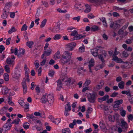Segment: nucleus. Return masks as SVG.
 <instances>
[{
    "label": "nucleus",
    "mask_w": 133,
    "mask_h": 133,
    "mask_svg": "<svg viewBox=\"0 0 133 133\" xmlns=\"http://www.w3.org/2000/svg\"><path fill=\"white\" fill-rule=\"evenodd\" d=\"M120 113L122 116L124 117L126 114V112L124 110L122 109L120 110Z\"/></svg>",
    "instance_id": "a19ab883"
},
{
    "label": "nucleus",
    "mask_w": 133,
    "mask_h": 133,
    "mask_svg": "<svg viewBox=\"0 0 133 133\" xmlns=\"http://www.w3.org/2000/svg\"><path fill=\"white\" fill-rule=\"evenodd\" d=\"M66 80L65 81L66 82V84L68 87H69L70 85L71 82V78H69L67 79H65Z\"/></svg>",
    "instance_id": "c756f323"
},
{
    "label": "nucleus",
    "mask_w": 133,
    "mask_h": 133,
    "mask_svg": "<svg viewBox=\"0 0 133 133\" xmlns=\"http://www.w3.org/2000/svg\"><path fill=\"white\" fill-rule=\"evenodd\" d=\"M54 98L52 94H48L46 93L43 95L41 99V101L42 103H45L47 102H48V106L51 107L54 101Z\"/></svg>",
    "instance_id": "f257e3e1"
},
{
    "label": "nucleus",
    "mask_w": 133,
    "mask_h": 133,
    "mask_svg": "<svg viewBox=\"0 0 133 133\" xmlns=\"http://www.w3.org/2000/svg\"><path fill=\"white\" fill-rule=\"evenodd\" d=\"M34 44L33 42L32 41L28 42L26 43L27 45L29 48H31L32 47V45Z\"/></svg>",
    "instance_id": "a18cd8bd"
},
{
    "label": "nucleus",
    "mask_w": 133,
    "mask_h": 133,
    "mask_svg": "<svg viewBox=\"0 0 133 133\" xmlns=\"http://www.w3.org/2000/svg\"><path fill=\"white\" fill-rule=\"evenodd\" d=\"M85 10L84 11L85 13H88L90 12L91 10V8L90 6L88 4H85Z\"/></svg>",
    "instance_id": "a211bd4d"
},
{
    "label": "nucleus",
    "mask_w": 133,
    "mask_h": 133,
    "mask_svg": "<svg viewBox=\"0 0 133 133\" xmlns=\"http://www.w3.org/2000/svg\"><path fill=\"white\" fill-rule=\"evenodd\" d=\"M119 116V114H115L113 116L111 115L109 116L108 117V119L110 121L114 122L115 120H118Z\"/></svg>",
    "instance_id": "39448f33"
},
{
    "label": "nucleus",
    "mask_w": 133,
    "mask_h": 133,
    "mask_svg": "<svg viewBox=\"0 0 133 133\" xmlns=\"http://www.w3.org/2000/svg\"><path fill=\"white\" fill-rule=\"evenodd\" d=\"M112 60L115 61L117 63H122L123 62L121 58H119L117 56L112 57Z\"/></svg>",
    "instance_id": "4468645a"
},
{
    "label": "nucleus",
    "mask_w": 133,
    "mask_h": 133,
    "mask_svg": "<svg viewBox=\"0 0 133 133\" xmlns=\"http://www.w3.org/2000/svg\"><path fill=\"white\" fill-rule=\"evenodd\" d=\"M97 97V95L95 93L90 94L88 96V100L90 103H94Z\"/></svg>",
    "instance_id": "20e7f679"
},
{
    "label": "nucleus",
    "mask_w": 133,
    "mask_h": 133,
    "mask_svg": "<svg viewBox=\"0 0 133 133\" xmlns=\"http://www.w3.org/2000/svg\"><path fill=\"white\" fill-rule=\"evenodd\" d=\"M20 121V119L18 118L15 119L12 122V123L15 124H19V123Z\"/></svg>",
    "instance_id": "8fccbe9b"
},
{
    "label": "nucleus",
    "mask_w": 133,
    "mask_h": 133,
    "mask_svg": "<svg viewBox=\"0 0 133 133\" xmlns=\"http://www.w3.org/2000/svg\"><path fill=\"white\" fill-rule=\"evenodd\" d=\"M85 47L83 44L82 46L80 47L79 48V51L81 52H83L85 50Z\"/></svg>",
    "instance_id": "3c124183"
},
{
    "label": "nucleus",
    "mask_w": 133,
    "mask_h": 133,
    "mask_svg": "<svg viewBox=\"0 0 133 133\" xmlns=\"http://www.w3.org/2000/svg\"><path fill=\"white\" fill-rule=\"evenodd\" d=\"M25 77L23 79V82H25L26 83V82H29V76L28 74L27 73L25 74Z\"/></svg>",
    "instance_id": "c85d7f7f"
},
{
    "label": "nucleus",
    "mask_w": 133,
    "mask_h": 133,
    "mask_svg": "<svg viewBox=\"0 0 133 133\" xmlns=\"http://www.w3.org/2000/svg\"><path fill=\"white\" fill-rule=\"evenodd\" d=\"M57 82V85L58 87H62V81L61 80H58Z\"/></svg>",
    "instance_id": "6e6d98bb"
},
{
    "label": "nucleus",
    "mask_w": 133,
    "mask_h": 133,
    "mask_svg": "<svg viewBox=\"0 0 133 133\" xmlns=\"http://www.w3.org/2000/svg\"><path fill=\"white\" fill-rule=\"evenodd\" d=\"M99 47H97L95 49L91 51V53L93 56L94 57H97L98 56V50H99Z\"/></svg>",
    "instance_id": "f8f14e48"
},
{
    "label": "nucleus",
    "mask_w": 133,
    "mask_h": 133,
    "mask_svg": "<svg viewBox=\"0 0 133 133\" xmlns=\"http://www.w3.org/2000/svg\"><path fill=\"white\" fill-rule=\"evenodd\" d=\"M104 85V82L103 81H101L99 84L96 86V88L97 89H101Z\"/></svg>",
    "instance_id": "4be33fe9"
},
{
    "label": "nucleus",
    "mask_w": 133,
    "mask_h": 133,
    "mask_svg": "<svg viewBox=\"0 0 133 133\" xmlns=\"http://www.w3.org/2000/svg\"><path fill=\"white\" fill-rule=\"evenodd\" d=\"M24 70L25 71V74L27 73L28 74V73L29 72V69L27 67L26 65V64L24 65Z\"/></svg>",
    "instance_id": "338daca9"
},
{
    "label": "nucleus",
    "mask_w": 133,
    "mask_h": 133,
    "mask_svg": "<svg viewBox=\"0 0 133 133\" xmlns=\"http://www.w3.org/2000/svg\"><path fill=\"white\" fill-rule=\"evenodd\" d=\"M42 4L45 7H48L49 6L48 3L46 1H42Z\"/></svg>",
    "instance_id": "13d9d810"
},
{
    "label": "nucleus",
    "mask_w": 133,
    "mask_h": 133,
    "mask_svg": "<svg viewBox=\"0 0 133 133\" xmlns=\"http://www.w3.org/2000/svg\"><path fill=\"white\" fill-rule=\"evenodd\" d=\"M119 53V52L117 51V49L116 48L114 53L112 57L117 56Z\"/></svg>",
    "instance_id": "774afa93"
},
{
    "label": "nucleus",
    "mask_w": 133,
    "mask_h": 133,
    "mask_svg": "<svg viewBox=\"0 0 133 133\" xmlns=\"http://www.w3.org/2000/svg\"><path fill=\"white\" fill-rule=\"evenodd\" d=\"M128 33L126 31L124 32V31L120 29L118 32V34L120 35V36L123 37H124L125 36L128 35Z\"/></svg>",
    "instance_id": "2eb2a0df"
},
{
    "label": "nucleus",
    "mask_w": 133,
    "mask_h": 133,
    "mask_svg": "<svg viewBox=\"0 0 133 133\" xmlns=\"http://www.w3.org/2000/svg\"><path fill=\"white\" fill-rule=\"evenodd\" d=\"M15 59L14 56H12L11 58H8L6 61V63L9 64H12L13 66L14 63V60Z\"/></svg>",
    "instance_id": "9d476101"
},
{
    "label": "nucleus",
    "mask_w": 133,
    "mask_h": 133,
    "mask_svg": "<svg viewBox=\"0 0 133 133\" xmlns=\"http://www.w3.org/2000/svg\"><path fill=\"white\" fill-rule=\"evenodd\" d=\"M62 133H70V130L69 128H65L62 130Z\"/></svg>",
    "instance_id": "37998d69"
},
{
    "label": "nucleus",
    "mask_w": 133,
    "mask_h": 133,
    "mask_svg": "<svg viewBox=\"0 0 133 133\" xmlns=\"http://www.w3.org/2000/svg\"><path fill=\"white\" fill-rule=\"evenodd\" d=\"M23 126L24 128L26 129H27L29 128L28 123L27 122H25L23 124Z\"/></svg>",
    "instance_id": "49530a36"
},
{
    "label": "nucleus",
    "mask_w": 133,
    "mask_h": 133,
    "mask_svg": "<svg viewBox=\"0 0 133 133\" xmlns=\"http://www.w3.org/2000/svg\"><path fill=\"white\" fill-rule=\"evenodd\" d=\"M12 126L11 123L10 122L6 123L3 126V127L7 130H9L10 129Z\"/></svg>",
    "instance_id": "dca6fc26"
},
{
    "label": "nucleus",
    "mask_w": 133,
    "mask_h": 133,
    "mask_svg": "<svg viewBox=\"0 0 133 133\" xmlns=\"http://www.w3.org/2000/svg\"><path fill=\"white\" fill-rule=\"evenodd\" d=\"M88 63L89 71L90 73H92V71L91 69V67H93L95 64V60L93 58H91Z\"/></svg>",
    "instance_id": "6e6552de"
},
{
    "label": "nucleus",
    "mask_w": 133,
    "mask_h": 133,
    "mask_svg": "<svg viewBox=\"0 0 133 133\" xmlns=\"http://www.w3.org/2000/svg\"><path fill=\"white\" fill-rule=\"evenodd\" d=\"M52 122L55 124H57L60 122L61 119L60 118L54 119V120H52Z\"/></svg>",
    "instance_id": "f704fd0d"
},
{
    "label": "nucleus",
    "mask_w": 133,
    "mask_h": 133,
    "mask_svg": "<svg viewBox=\"0 0 133 133\" xmlns=\"http://www.w3.org/2000/svg\"><path fill=\"white\" fill-rule=\"evenodd\" d=\"M56 11L58 12L61 13H66L67 12V11L66 9H64L63 10H62L61 9L58 8L56 9Z\"/></svg>",
    "instance_id": "c9c22d12"
},
{
    "label": "nucleus",
    "mask_w": 133,
    "mask_h": 133,
    "mask_svg": "<svg viewBox=\"0 0 133 133\" xmlns=\"http://www.w3.org/2000/svg\"><path fill=\"white\" fill-rule=\"evenodd\" d=\"M51 50L50 49L48 50H45V51L44 52V54H45L46 56H49L51 54Z\"/></svg>",
    "instance_id": "2f4dec72"
},
{
    "label": "nucleus",
    "mask_w": 133,
    "mask_h": 133,
    "mask_svg": "<svg viewBox=\"0 0 133 133\" xmlns=\"http://www.w3.org/2000/svg\"><path fill=\"white\" fill-rule=\"evenodd\" d=\"M11 5L12 3L10 2L7 3L4 9L6 10L7 11H9V9L10 8Z\"/></svg>",
    "instance_id": "bb28decb"
},
{
    "label": "nucleus",
    "mask_w": 133,
    "mask_h": 133,
    "mask_svg": "<svg viewBox=\"0 0 133 133\" xmlns=\"http://www.w3.org/2000/svg\"><path fill=\"white\" fill-rule=\"evenodd\" d=\"M21 76V74L19 71H17L13 74L12 78L15 79H17L19 78Z\"/></svg>",
    "instance_id": "9b49d317"
},
{
    "label": "nucleus",
    "mask_w": 133,
    "mask_h": 133,
    "mask_svg": "<svg viewBox=\"0 0 133 133\" xmlns=\"http://www.w3.org/2000/svg\"><path fill=\"white\" fill-rule=\"evenodd\" d=\"M110 26L111 28L115 29L119 28L121 25L119 22H111Z\"/></svg>",
    "instance_id": "0eeeda50"
},
{
    "label": "nucleus",
    "mask_w": 133,
    "mask_h": 133,
    "mask_svg": "<svg viewBox=\"0 0 133 133\" xmlns=\"http://www.w3.org/2000/svg\"><path fill=\"white\" fill-rule=\"evenodd\" d=\"M60 56L61 55H60V52L59 51H58L54 55V58L55 59L57 60L61 58Z\"/></svg>",
    "instance_id": "6ab92c4d"
},
{
    "label": "nucleus",
    "mask_w": 133,
    "mask_h": 133,
    "mask_svg": "<svg viewBox=\"0 0 133 133\" xmlns=\"http://www.w3.org/2000/svg\"><path fill=\"white\" fill-rule=\"evenodd\" d=\"M72 55V52L65 51L63 54L61 55L60 62L64 64L69 63L68 64H69L70 63L69 62L71 60V57Z\"/></svg>",
    "instance_id": "f03ea898"
},
{
    "label": "nucleus",
    "mask_w": 133,
    "mask_h": 133,
    "mask_svg": "<svg viewBox=\"0 0 133 133\" xmlns=\"http://www.w3.org/2000/svg\"><path fill=\"white\" fill-rule=\"evenodd\" d=\"M8 89L6 87L3 88L2 90V92L3 94H5L8 93Z\"/></svg>",
    "instance_id": "c03bdc74"
},
{
    "label": "nucleus",
    "mask_w": 133,
    "mask_h": 133,
    "mask_svg": "<svg viewBox=\"0 0 133 133\" xmlns=\"http://www.w3.org/2000/svg\"><path fill=\"white\" fill-rule=\"evenodd\" d=\"M5 71L6 72L8 73H9L10 72V68L8 65H6L4 67Z\"/></svg>",
    "instance_id": "ea45409f"
},
{
    "label": "nucleus",
    "mask_w": 133,
    "mask_h": 133,
    "mask_svg": "<svg viewBox=\"0 0 133 133\" xmlns=\"http://www.w3.org/2000/svg\"><path fill=\"white\" fill-rule=\"evenodd\" d=\"M62 37V36L60 34H56L53 37V39L55 40H58L60 39Z\"/></svg>",
    "instance_id": "58836bf2"
},
{
    "label": "nucleus",
    "mask_w": 133,
    "mask_h": 133,
    "mask_svg": "<svg viewBox=\"0 0 133 133\" xmlns=\"http://www.w3.org/2000/svg\"><path fill=\"white\" fill-rule=\"evenodd\" d=\"M65 110L69 111L71 110V107L69 103H67L65 106Z\"/></svg>",
    "instance_id": "e433bc0d"
},
{
    "label": "nucleus",
    "mask_w": 133,
    "mask_h": 133,
    "mask_svg": "<svg viewBox=\"0 0 133 133\" xmlns=\"http://www.w3.org/2000/svg\"><path fill=\"white\" fill-rule=\"evenodd\" d=\"M105 65L103 63L102 64L97 65L95 66V69L96 71L98 70L101 69L103 68Z\"/></svg>",
    "instance_id": "b1692460"
},
{
    "label": "nucleus",
    "mask_w": 133,
    "mask_h": 133,
    "mask_svg": "<svg viewBox=\"0 0 133 133\" xmlns=\"http://www.w3.org/2000/svg\"><path fill=\"white\" fill-rule=\"evenodd\" d=\"M118 95V92H114L112 93L110 95L111 97H114L117 96Z\"/></svg>",
    "instance_id": "680f3d73"
},
{
    "label": "nucleus",
    "mask_w": 133,
    "mask_h": 133,
    "mask_svg": "<svg viewBox=\"0 0 133 133\" xmlns=\"http://www.w3.org/2000/svg\"><path fill=\"white\" fill-rule=\"evenodd\" d=\"M129 24V23L128 22H127L122 27V29H121L122 30H123V31H124V30L125 29L127 28Z\"/></svg>",
    "instance_id": "e2e57ef3"
},
{
    "label": "nucleus",
    "mask_w": 133,
    "mask_h": 133,
    "mask_svg": "<svg viewBox=\"0 0 133 133\" xmlns=\"http://www.w3.org/2000/svg\"><path fill=\"white\" fill-rule=\"evenodd\" d=\"M77 34L78 32L76 30H75L71 32V33L70 34V36L75 37V36Z\"/></svg>",
    "instance_id": "864d4df0"
},
{
    "label": "nucleus",
    "mask_w": 133,
    "mask_h": 133,
    "mask_svg": "<svg viewBox=\"0 0 133 133\" xmlns=\"http://www.w3.org/2000/svg\"><path fill=\"white\" fill-rule=\"evenodd\" d=\"M9 11H7L6 10L4 9L2 14L1 16V17L3 19H5L9 15Z\"/></svg>",
    "instance_id": "ddd939ff"
},
{
    "label": "nucleus",
    "mask_w": 133,
    "mask_h": 133,
    "mask_svg": "<svg viewBox=\"0 0 133 133\" xmlns=\"http://www.w3.org/2000/svg\"><path fill=\"white\" fill-rule=\"evenodd\" d=\"M39 62L38 60H36L34 63V64L36 69H37L39 66Z\"/></svg>",
    "instance_id": "bf43d9fd"
},
{
    "label": "nucleus",
    "mask_w": 133,
    "mask_h": 133,
    "mask_svg": "<svg viewBox=\"0 0 133 133\" xmlns=\"http://www.w3.org/2000/svg\"><path fill=\"white\" fill-rule=\"evenodd\" d=\"M22 85L23 89V92L24 94H26L27 91V89L26 83L23 82H22Z\"/></svg>",
    "instance_id": "f3484780"
},
{
    "label": "nucleus",
    "mask_w": 133,
    "mask_h": 133,
    "mask_svg": "<svg viewBox=\"0 0 133 133\" xmlns=\"http://www.w3.org/2000/svg\"><path fill=\"white\" fill-rule=\"evenodd\" d=\"M128 122H130V121L133 120V115L131 114L129 115L128 116Z\"/></svg>",
    "instance_id": "0e129e2a"
},
{
    "label": "nucleus",
    "mask_w": 133,
    "mask_h": 133,
    "mask_svg": "<svg viewBox=\"0 0 133 133\" xmlns=\"http://www.w3.org/2000/svg\"><path fill=\"white\" fill-rule=\"evenodd\" d=\"M47 21V20L46 19H44L42 22L41 24L40 25V27L43 28L44 27Z\"/></svg>",
    "instance_id": "473e14b6"
},
{
    "label": "nucleus",
    "mask_w": 133,
    "mask_h": 133,
    "mask_svg": "<svg viewBox=\"0 0 133 133\" xmlns=\"http://www.w3.org/2000/svg\"><path fill=\"white\" fill-rule=\"evenodd\" d=\"M114 110L116 111L118 110L119 105H118L116 103H114L112 104Z\"/></svg>",
    "instance_id": "79ce46f5"
},
{
    "label": "nucleus",
    "mask_w": 133,
    "mask_h": 133,
    "mask_svg": "<svg viewBox=\"0 0 133 133\" xmlns=\"http://www.w3.org/2000/svg\"><path fill=\"white\" fill-rule=\"evenodd\" d=\"M4 79L6 81H8L9 80V76L8 74L6 73L4 74L3 75Z\"/></svg>",
    "instance_id": "cd10ccee"
},
{
    "label": "nucleus",
    "mask_w": 133,
    "mask_h": 133,
    "mask_svg": "<svg viewBox=\"0 0 133 133\" xmlns=\"http://www.w3.org/2000/svg\"><path fill=\"white\" fill-rule=\"evenodd\" d=\"M17 31V29L14 26H12L11 28L8 31V33L11 34L13 32H15Z\"/></svg>",
    "instance_id": "72a5a7b5"
},
{
    "label": "nucleus",
    "mask_w": 133,
    "mask_h": 133,
    "mask_svg": "<svg viewBox=\"0 0 133 133\" xmlns=\"http://www.w3.org/2000/svg\"><path fill=\"white\" fill-rule=\"evenodd\" d=\"M28 27V26L26 24H24L21 29V31H26Z\"/></svg>",
    "instance_id": "09e8293b"
},
{
    "label": "nucleus",
    "mask_w": 133,
    "mask_h": 133,
    "mask_svg": "<svg viewBox=\"0 0 133 133\" xmlns=\"http://www.w3.org/2000/svg\"><path fill=\"white\" fill-rule=\"evenodd\" d=\"M121 68L122 69H128L130 68V67L129 66V64H123L120 66Z\"/></svg>",
    "instance_id": "7c9ffc66"
},
{
    "label": "nucleus",
    "mask_w": 133,
    "mask_h": 133,
    "mask_svg": "<svg viewBox=\"0 0 133 133\" xmlns=\"http://www.w3.org/2000/svg\"><path fill=\"white\" fill-rule=\"evenodd\" d=\"M121 122L122 124L121 126L124 127L125 129H127L128 128L127 123L124 120H122L121 121Z\"/></svg>",
    "instance_id": "5701e85b"
},
{
    "label": "nucleus",
    "mask_w": 133,
    "mask_h": 133,
    "mask_svg": "<svg viewBox=\"0 0 133 133\" xmlns=\"http://www.w3.org/2000/svg\"><path fill=\"white\" fill-rule=\"evenodd\" d=\"M76 44L74 42H72L68 43L67 45L66 46L67 48L70 51H72L74 48L75 47Z\"/></svg>",
    "instance_id": "1a4fd4ad"
},
{
    "label": "nucleus",
    "mask_w": 133,
    "mask_h": 133,
    "mask_svg": "<svg viewBox=\"0 0 133 133\" xmlns=\"http://www.w3.org/2000/svg\"><path fill=\"white\" fill-rule=\"evenodd\" d=\"M85 4L81 3H77L74 5L75 9L79 12H82L85 9Z\"/></svg>",
    "instance_id": "7ed1b4c3"
},
{
    "label": "nucleus",
    "mask_w": 133,
    "mask_h": 133,
    "mask_svg": "<svg viewBox=\"0 0 133 133\" xmlns=\"http://www.w3.org/2000/svg\"><path fill=\"white\" fill-rule=\"evenodd\" d=\"M76 29V28L74 27L70 26L67 28V30L69 32H71V31H72L73 30Z\"/></svg>",
    "instance_id": "4d7b16f0"
},
{
    "label": "nucleus",
    "mask_w": 133,
    "mask_h": 133,
    "mask_svg": "<svg viewBox=\"0 0 133 133\" xmlns=\"http://www.w3.org/2000/svg\"><path fill=\"white\" fill-rule=\"evenodd\" d=\"M85 37L84 35L78 34L74 37V39L75 40H78Z\"/></svg>",
    "instance_id": "412c9836"
},
{
    "label": "nucleus",
    "mask_w": 133,
    "mask_h": 133,
    "mask_svg": "<svg viewBox=\"0 0 133 133\" xmlns=\"http://www.w3.org/2000/svg\"><path fill=\"white\" fill-rule=\"evenodd\" d=\"M29 104L28 103H27L25 104L24 103V104L23 105V108L25 109H28L29 108Z\"/></svg>",
    "instance_id": "69168bd1"
},
{
    "label": "nucleus",
    "mask_w": 133,
    "mask_h": 133,
    "mask_svg": "<svg viewBox=\"0 0 133 133\" xmlns=\"http://www.w3.org/2000/svg\"><path fill=\"white\" fill-rule=\"evenodd\" d=\"M37 14L36 15V19L35 21V23L37 24V25H38L39 23V19L38 18V16L37 15Z\"/></svg>",
    "instance_id": "052dcab7"
},
{
    "label": "nucleus",
    "mask_w": 133,
    "mask_h": 133,
    "mask_svg": "<svg viewBox=\"0 0 133 133\" xmlns=\"http://www.w3.org/2000/svg\"><path fill=\"white\" fill-rule=\"evenodd\" d=\"M107 53L105 51H104L103 52V54H99L98 55L99 58L100 59L101 61L102 62L103 64H104L105 62V61L104 60V59L107 56Z\"/></svg>",
    "instance_id": "423d86ee"
},
{
    "label": "nucleus",
    "mask_w": 133,
    "mask_h": 133,
    "mask_svg": "<svg viewBox=\"0 0 133 133\" xmlns=\"http://www.w3.org/2000/svg\"><path fill=\"white\" fill-rule=\"evenodd\" d=\"M124 82L123 81H121L118 84V86L119 88L121 89H123L124 87Z\"/></svg>",
    "instance_id": "393cba45"
},
{
    "label": "nucleus",
    "mask_w": 133,
    "mask_h": 133,
    "mask_svg": "<svg viewBox=\"0 0 133 133\" xmlns=\"http://www.w3.org/2000/svg\"><path fill=\"white\" fill-rule=\"evenodd\" d=\"M129 53H128L127 51H124L122 53V58H126L129 55Z\"/></svg>",
    "instance_id": "aec40b11"
},
{
    "label": "nucleus",
    "mask_w": 133,
    "mask_h": 133,
    "mask_svg": "<svg viewBox=\"0 0 133 133\" xmlns=\"http://www.w3.org/2000/svg\"><path fill=\"white\" fill-rule=\"evenodd\" d=\"M104 112L105 114L106 115H108L110 112L108 106H104Z\"/></svg>",
    "instance_id": "a878e982"
},
{
    "label": "nucleus",
    "mask_w": 133,
    "mask_h": 133,
    "mask_svg": "<svg viewBox=\"0 0 133 133\" xmlns=\"http://www.w3.org/2000/svg\"><path fill=\"white\" fill-rule=\"evenodd\" d=\"M26 118L28 119L29 118L33 119L35 118V117L33 114L31 115L27 114L26 116Z\"/></svg>",
    "instance_id": "603ef678"
},
{
    "label": "nucleus",
    "mask_w": 133,
    "mask_h": 133,
    "mask_svg": "<svg viewBox=\"0 0 133 133\" xmlns=\"http://www.w3.org/2000/svg\"><path fill=\"white\" fill-rule=\"evenodd\" d=\"M123 102V100L122 99L118 100L114 102V103H116L118 105L120 104H122Z\"/></svg>",
    "instance_id": "5fc2aeb1"
},
{
    "label": "nucleus",
    "mask_w": 133,
    "mask_h": 133,
    "mask_svg": "<svg viewBox=\"0 0 133 133\" xmlns=\"http://www.w3.org/2000/svg\"><path fill=\"white\" fill-rule=\"evenodd\" d=\"M91 81L90 80L87 79H86L85 82L84 83V85L85 86H88L90 84Z\"/></svg>",
    "instance_id": "de8ad7c7"
},
{
    "label": "nucleus",
    "mask_w": 133,
    "mask_h": 133,
    "mask_svg": "<svg viewBox=\"0 0 133 133\" xmlns=\"http://www.w3.org/2000/svg\"><path fill=\"white\" fill-rule=\"evenodd\" d=\"M91 30L93 31H95L99 29V28L97 26L94 25L91 28Z\"/></svg>",
    "instance_id": "4c0bfd02"
}]
</instances>
